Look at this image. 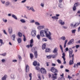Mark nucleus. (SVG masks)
<instances>
[{
    "label": "nucleus",
    "instance_id": "1",
    "mask_svg": "<svg viewBox=\"0 0 80 80\" xmlns=\"http://www.w3.org/2000/svg\"><path fill=\"white\" fill-rule=\"evenodd\" d=\"M48 31V29H45V30H41L40 31V35L41 37H45V35H44V33L45 35H46V37L48 38L49 40H52V37H51V35H52V33L50 31L48 32V33H47Z\"/></svg>",
    "mask_w": 80,
    "mask_h": 80
},
{
    "label": "nucleus",
    "instance_id": "2",
    "mask_svg": "<svg viewBox=\"0 0 80 80\" xmlns=\"http://www.w3.org/2000/svg\"><path fill=\"white\" fill-rule=\"evenodd\" d=\"M73 51L72 50L71 48L69 49V58H72V60H71L69 62V65H71L72 64H73V60H74V54H72Z\"/></svg>",
    "mask_w": 80,
    "mask_h": 80
},
{
    "label": "nucleus",
    "instance_id": "3",
    "mask_svg": "<svg viewBox=\"0 0 80 80\" xmlns=\"http://www.w3.org/2000/svg\"><path fill=\"white\" fill-rule=\"evenodd\" d=\"M51 71L53 73H57L58 72V70H57L54 67H52L51 68Z\"/></svg>",
    "mask_w": 80,
    "mask_h": 80
},
{
    "label": "nucleus",
    "instance_id": "4",
    "mask_svg": "<svg viewBox=\"0 0 80 80\" xmlns=\"http://www.w3.org/2000/svg\"><path fill=\"white\" fill-rule=\"evenodd\" d=\"M40 71L42 74H46L47 73V71L44 68H41V69Z\"/></svg>",
    "mask_w": 80,
    "mask_h": 80
},
{
    "label": "nucleus",
    "instance_id": "5",
    "mask_svg": "<svg viewBox=\"0 0 80 80\" xmlns=\"http://www.w3.org/2000/svg\"><path fill=\"white\" fill-rule=\"evenodd\" d=\"M78 5V3H75L73 6V7L72 8L73 10V11H75L76 9H77V7Z\"/></svg>",
    "mask_w": 80,
    "mask_h": 80
},
{
    "label": "nucleus",
    "instance_id": "6",
    "mask_svg": "<svg viewBox=\"0 0 80 80\" xmlns=\"http://www.w3.org/2000/svg\"><path fill=\"white\" fill-rule=\"evenodd\" d=\"M57 73H55L54 74H52V78L53 80H56V79L57 78Z\"/></svg>",
    "mask_w": 80,
    "mask_h": 80
},
{
    "label": "nucleus",
    "instance_id": "7",
    "mask_svg": "<svg viewBox=\"0 0 80 80\" xmlns=\"http://www.w3.org/2000/svg\"><path fill=\"white\" fill-rule=\"evenodd\" d=\"M31 34L32 37H35L36 35V31L35 30H33L31 32Z\"/></svg>",
    "mask_w": 80,
    "mask_h": 80
},
{
    "label": "nucleus",
    "instance_id": "8",
    "mask_svg": "<svg viewBox=\"0 0 80 80\" xmlns=\"http://www.w3.org/2000/svg\"><path fill=\"white\" fill-rule=\"evenodd\" d=\"M26 8L28 10H32V12H35V10H34L33 9V7H31L30 8V7L26 6Z\"/></svg>",
    "mask_w": 80,
    "mask_h": 80
},
{
    "label": "nucleus",
    "instance_id": "9",
    "mask_svg": "<svg viewBox=\"0 0 80 80\" xmlns=\"http://www.w3.org/2000/svg\"><path fill=\"white\" fill-rule=\"evenodd\" d=\"M8 31L9 33L11 34L13 32V29H12V27H10L8 28Z\"/></svg>",
    "mask_w": 80,
    "mask_h": 80
},
{
    "label": "nucleus",
    "instance_id": "10",
    "mask_svg": "<svg viewBox=\"0 0 80 80\" xmlns=\"http://www.w3.org/2000/svg\"><path fill=\"white\" fill-rule=\"evenodd\" d=\"M73 43H74V39H72L68 43V45H72Z\"/></svg>",
    "mask_w": 80,
    "mask_h": 80
},
{
    "label": "nucleus",
    "instance_id": "11",
    "mask_svg": "<svg viewBox=\"0 0 80 80\" xmlns=\"http://www.w3.org/2000/svg\"><path fill=\"white\" fill-rule=\"evenodd\" d=\"M44 28H45V26L43 25L40 26L38 27V29L40 30H42V29H43Z\"/></svg>",
    "mask_w": 80,
    "mask_h": 80
},
{
    "label": "nucleus",
    "instance_id": "12",
    "mask_svg": "<svg viewBox=\"0 0 80 80\" xmlns=\"http://www.w3.org/2000/svg\"><path fill=\"white\" fill-rule=\"evenodd\" d=\"M33 65L34 66H37V65L38 66H40V64L39 63H38V64L37 63V62L36 61H35L33 62Z\"/></svg>",
    "mask_w": 80,
    "mask_h": 80
},
{
    "label": "nucleus",
    "instance_id": "13",
    "mask_svg": "<svg viewBox=\"0 0 80 80\" xmlns=\"http://www.w3.org/2000/svg\"><path fill=\"white\" fill-rule=\"evenodd\" d=\"M10 5V2L9 1H7L5 3V6L6 7H8Z\"/></svg>",
    "mask_w": 80,
    "mask_h": 80
},
{
    "label": "nucleus",
    "instance_id": "14",
    "mask_svg": "<svg viewBox=\"0 0 80 80\" xmlns=\"http://www.w3.org/2000/svg\"><path fill=\"white\" fill-rule=\"evenodd\" d=\"M26 72H29V66L28 65H27L26 66Z\"/></svg>",
    "mask_w": 80,
    "mask_h": 80
},
{
    "label": "nucleus",
    "instance_id": "15",
    "mask_svg": "<svg viewBox=\"0 0 80 80\" xmlns=\"http://www.w3.org/2000/svg\"><path fill=\"white\" fill-rule=\"evenodd\" d=\"M52 52L54 53H56V55H57L58 54V52H57V48H54V50L52 51Z\"/></svg>",
    "mask_w": 80,
    "mask_h": 80
},
{
    "label": "nucleus",
    "instance_id": "16",
    "mask_svg": "<svg viewBox=\"0 0 80 80\" xmlns=\"http://www.w3.org/2000/svg\"><path fill=\"white\" fill-rule=\"evenodd\" d=\"M7 78V75H5L2 78V80H6Z\"/></svg>",
    "mask_w": 80,
    "mask_h": 80
},
{
    "label": "nucleus",
    "instance_id": "17",
    "mask_svg": "<svg viewBox=\"0 0 80 80\" xmlns=\"http://www.w3.org/2000/svg\"><path fill=\"white\" fill-rule=\"evenodd\" d=\"M15 34H13L12 35L11 38L13 41H15Z\"/></svg>",
    "mask_w": 80,
    "mask_h": 80
},
{
    "label": "nucleus",
    "instance_id": "18",
    "mask_svg": "<svg viewBox=\"0 0 80 80\" xmlns=\"http://www.w3.org/2000/svg\"><path fill=\"white\" fill-rule=\"evenodd\" d=\"M46 48V43H44L42 46V49L44 50Z\"/></svg>",
    "mask_w": 80,
    "mask_h": 80
},
{
    "label": "nucleus",
    "instance_id": "19",
    "mask_svg": "<svg viewBox=\"0 0 80 80\" xmlns=\"http://www.w3.org/2000/svg\"><path fill=\"white\" fill-rule=\"evenodd\" d=\"M12 18H14V19H15V20H17L18 19V18H17V16L14 14H12Z\"/></svg>",
    "mask_w": 80,
    "mask_h": 80
},
{
    "label": "nucleus",
    "instance_id": "20",
    "mask_svg": "<svg viewBox=\"0 0 80 80\" xmlns=\"http://www.w3.org/2000/svg\"><path fill=\"white\" fill-rule=\"evenodd\" d=\"M20 22L22 23H24L26 22V21H25L24 19H21L20 20Z\"/></svg>",
    "mask_w": 80,
    "mask_h": 80
},
{
    "label": "nucleus",
    "instance_id": "21",
    "mask_svg": "<svg viewBox=\"0 0 80 80\" xmlns=\"http://www.w3.org/2000/svg\"><path fill=\"white\" fill-rule=\"evenodd\" d=\"M52 19H54V20H58V18L56 16H52Z\"/></svg>",
    "mask_w": 80,
    "mask_h": 80
},
{
    "label": "nucleus",
    "instance_id": "22",
    "mask_svg": "<svg viewBox=\"0 0 80 80\" xmlns=\"http://www.w3.org/2000/svg\"><path fill=\"white\" fill-rule=\"evenodd\" d=\"M17 41L18 43H20L22 42V39L20 38H18L17 39Z\"/></svg>",
    "mask_w": 80,
    "mask_h": 80
},
{
    "label": "nucleus",
    "instance_id": "23",
    "mask_svg": "<svg viewBox=\"0 0 80 80\" xmlns=\"http://www.w3.org/2000/svg\"><path fill=\"white\" fill-rule=\"evenodd\" d=\"M34 56L35 58H37L38 57V54H37V51H35L34 52Z\"/></svg>",
    "mask_w": 80,
    "mask_h": 80
},
{
    "label": "nucleus",
    "instance_id": "24",
    "mask_svg": "<svg viewBox=\"0 0 80 80\" xmlns=\"http://www.w3.org/2000/svg\"><path fill=\"white\" fill-rule=\"evenodd\" d=\"M68 42V40H65L64 46V48H65V47H66V45H67V43Z\"/></svg>",
    "mask_w": 80,
    "mask_h": 80
},
{
    "label": "nucleus",
    "instance_id": "25",
    "mask_svg": "<svg viewBox=\"0 0 80 80\" xmlns=\"http://www.w3.org/2000/svg\"><path fill=\"white\" fill-rule=\"evenodd\" d=\"M36 49H37V48H34V47H32V51L33 52H37V51H36Z\"/></svg>",
    "mask_w": 80,
    "mask_h": 80
},
{
    "label": "nucleus",
    "instance_id": "26",
    "mask_svg": "<svg viewBox=\"0 0 80 80\" xmlns=\"http://www.w3.org/2000/svg\"><path fill=\"white\" fill-rule=\"evenodd\" d=\"M57 54H56L55 55H51V57H52L53 58H56L57 56Z\"/></svg>",
    "mask_w": 80,
    "mask_h": 80
},
{
    "label": "nucleus",
    "instance_id": "27",
    "mask_svg": "<svg viewBox=\"0 0 80 80\" xmlns=\"http://www.w3.org/2000/svg\"><path fill=\"white\" fill-rule=\"evenodd\" d=\"M18 35L19 37H22V34L20 32H18Z\"/></svg>",
    "mask_w": 80,
    "mask_h": 80
},
{
    "label": "nucleus",
    "instance_id": "28",
    "mask_svg": "<svg viewBox=\"0 0 80 80\" xmlns=\"http://www.w3.org/2000/svg\"><path fill=\"white\" fill-rule=\"evenodd\" d=\"M11 79H15V77L14 74H11Z\"/></svg>",
    "mask_w": 80,
    "mask_h": 80
},
{
    "label": "nucleus",
    "instance_id": "29",
    "mask_svg": "<svg viewBox=\"0 0 80 80\" xmlns=\"http://www.w3.org/2000/svg\"><path fill=\"white\" fill-rule=\"evenodd\" d=\"M6 55H7V53L6 52H5L2 54H0V55L2 56L3 57H5Z\"/></svg>",
    "mask_w": 80,
    "mask_h": 80
},
{
    "label": "nucleus",
    "instance_id": "30",
    "mask_svg": "<svg viewBox=\"0 0 80 80\" xmlns=\"http://www.w3.org/2000/svg\"><path fill=\"white\" fill-rule=\"evenodd\" d=\"M58 5L59 7V8H62V7H63V5L61 3H59Z\"/></svg>",
    "mask_w": 80,
    "mask_h": 80
},
{
    "label": "nucleus",
    "instance_id": "31",
    "mask_svg": "<svg viewBox=\"0 0 80 80\" xmlns=\"http://www.w3.org/2000/svg\"><path fill=\"white\" fill-rule=\"evenodd\" d=\"M0 43H1V44H0V46H1L2 45V44L3 45L4 44V43L3 42V41L2 40V39H0Z\"/></svg>",
    "mask_w": 80,
    "mask_h": 80
},
{
    "label": "nucleus",
    "instance_id": "32",
    "mask_svg": "<svg viewBox=\"0 0 80 80\" xmlns=\"http://www.w3.org/2000/svg\"><path fill=\"white\" fill-rule=\"evenodd\" d=\"M38 78H39V79H40V80H41V79H42V78L41 77V75L40 74H38Z\"/></svg>",
    "mask_w": 80,
    "mask_h": 80
},
{
    "label": "nucleus",
    "instance_id": "33",
    "mask_svg": "<svg viewBox=\"0 0 80 80\" xmlns=\"http://www.w3.org/2000/svg\"><path fill=\"white\" fill-rule=\"evenodd\" d=\"M37 38L38 39V40H40V34H38L36 36Z\"/></svg>",
    "mask_w": 80,
    "mask_h": 80
},
{
    "label": "nucleus",
    "instance_id": "34",
    "mask_svg": "<svg viewBox=\"0 0 80 80\" xmlns=\"http://www.w3.org/2000/svg\"><path fill=\"white\" fill-rule=\"evenodd\" d=\"M61 40H65V37L64 36H62L60 38Z\"/></svg>",
    "mask_w": 80,
    "mask_h": 80
},
{
    "label": "nucleus",
    "instance_id": "35",
    "mask_svg": "<svg viewBox=\"0 0 80 80\" xmlns=\"http://www.w3.org/2000/svg\"><path fill=\"white\" fill-rule=\"evenodd\" d=\"M42 42H47L48 40L47 38H42Z\"/></svg>",
    "mask_w": 80,
    "mask_h": 80
},
{
    "label": "nucleus",
    "instance_id": "36",
    "mask_svg": "<svg viewBox=\"0 0 80 80\" xmlns=\"http://www.w3.org/2000/svg\"><path fill=\"white\" fill-rule=\"evenodd\" d=\"M47 57L48 59H50L51 58H52V56L51 55H50L48 56H47Z\"/></svg>",
    "mask_w": 80,
    "mask_h": 80
},
{
    "label": "nucleus",
    "instance_id": "37",
    "mask_svg": "<svg viewBox=\"0 0 80 80\" xmlns=\"http://www.w3.org/2000/svg\"><path fill=\"white\" fill-rule=\"evenodd\" d=\"M30 57L31 59H32L33 58V55L32 53H30Z\"/></svg>",
    "mask_w": 80,
    "mask_h": 80
},
{
    "label": "nucleus",
    "instance_id": "38",
    "mask_svg": "<svg viewBox=\"0 0 80 80\" xmlns=\"http://www.w3.org/2000/svg\"><path fill=\"white\" fill-rule=\"evenodd\" d=\"M1 2L2 3V4H5V1H4V0H1Z\"/></svg>",
    "mask_w": 80,
    "mask_h": 80
},
{
    "label": "nucleus",
    "instance_id": "39",
    "mask_svg": "<svg viewBox=\"0 0 80 80\" xmlns=\"http://www.w3.org/2000/svg\"><path fill=\"white\" fill-rule=\"evenodd\" d=\"M23 40L24 42H25L26 41V38L25 37V35H23Z\"/></svg>",
    "mask_w": 80,
    "mask_h": 80
},
{
    "label": "nucleus",
    "instance_id": "40",
    "mask_svg": "<svg viewBox=\"0 0 80 80\" xmlns=\"http://www.w3.org/2000/svg\"><path fill=\"white\" fill-rule=\"evenodd\" d=\"M50 52V48H48L46 49L45 52Z\"/></svg>",
    "mask_w": 80,
    "mask_h": 80
},
{
    "label": "nucleus",
    "instance_id": "41",
    "mask_svg": "<svg viewBox=\"0 0 80 80\" xmlns=\"http://www.w3.org/2000/svg\"><path fill=\"white\" fill-rule=\"evenodd\" d=\"M35 24L36 25H40V24L39 23V22H35Z\"/></svg>",
    "mask_w": 80,
    "mask_h": 80
},
{
    "label": "nucleus",
    "instance_id": "42",
    "mask_svg": "<svg viewBox=\"0 0 80 80\" xmlns=\"http://www.w3.org/2000/svg\"><path fill=\"white\" fill-rule=\"evenodd\" d=\"M44 3H41V4H40V6H42V8H43V7H44Z\"/></svg>",
    "mask_w": 80,
    "mask_h": 80
},
{
    "label": "nucleus",
    "instance_id": "43",
    "mask_svg": "<svg viewBox=\"0 0 80 80\" xmlns=\"http://www.w3.org/2000/svg\"><path fill=\"white\" fill-rule=\"evenodd\" d=\"M29 76L30 77V80H32V73H30L29 74Z\"/></svg>",
    "mask_w": 80,
    "mask_h": 80
},
{
    "label": "nucleus",
    "instance_id": "44",
    "mask_svg": "<svg viewBox=\"0 0 80 80\" xmlns=\"http://www.w3.org/2000/svg\"><path fill=\"white\" fill-rule=\"evenodd\" d=\"M75 32H76V30H75V29L72 30V33H75Z\"/></svg>",
    "mask_w": 80,
    "mask_h": 80
},
{
    "label": "nucleus",
    "instance_id": "45",
    "mask_svg": "<svg viewBox=\"0 0 80 80\" xmlns=\"http://www.w3.org/2000/svg\"><path fill=\"white\" fill-rule=\"evenodd\" d=\"M70 48L71 49V50H72V48H69V49H68V48H66V51H67V52L68 51V52L69 53V49H70Z\"/></svg>",
    "mask_w": 80,
    "mask_h": 80
},
{
    "label": "nucleus",
    "instance_id": "46",
    "mask_svg": "<svg viewBox=\"0 0 80 80\" xmlns=\"http://www.w3.org/2000/svg\"><path fill=\"white\" fill-rule=\"evenodd\" d=\"M2 20L3 22H4L5 23H6V22H7V19L4 20V19H2Z\"/></svg>",
    "mask_w": 80,
    "mask_h": 80
},
{
    "label": "nucleus",
    "instance_id": "47",
    "mask_svg": "<svg viewBox=\"0 0 80 80\" xmlns=\"http://www.w3.org/2000/svg\"><path fill=\"white\" fill-rule=\"evenodd\" d=\"M80 65V62H78L76 64V66H77V67H78V66H79Z\"/></svg>",
    "mask_w": 80,
    "mask_h": 80
},
{
    "label": "nucleus",
    "instance_id": "48",
    "mask_svg": "<svg viewBox=\"0 0 80 80\" xmlns=\"http://www.w3.org/2000/svg\"><path fill=\"white\" fill-rule=\"evenodd\" d=\"M57 62L58 63H61V61H60V60L59 59H58L57 60Z\"/></svg>",
    "mask_w": 80,
    "mask_h": 80
},
{
    "label": "nucleus",
    "instance_id": "49",
    "mask_svg": "<svg viewBox=\"0 0 80 80\" xmlns=\"http://www.w3.org/2000/svg\"><path fill=\"white\" fill-rule=\"evenodd\" d=\"M62 28H64V29H67L68 28V27H66L65 26H62Z\"/></svg>",
    "mask_w": 80,
    "mask_h": 80
},
{
    "label": "nucleus",
    "instance_id": "50",
    "mask_svg": "<svg viewBox=\"0 0 80 80\" xmlns=\"http://www.w3.org/2000/svg\"><path fill=\"white\" fill-rule=\"evenodd\" d=\"M3 32L5 35H7V33L6 32V31H5V30H3Z\"/></svg>",
    "mask_w": 80,
    "mask_h": 80
},
{
    "label": "nucleus",
    "instance_id": "51",
    "mask_svg": "<svg viewBox=\"0 0 80 80\" xmlns=\"http://www.w3.org/2000/svg\"><path fill=\"white\" fill-rule=\"evenodd\" d=\"M18 57L19 58V60H22V57H21V56H20L18 55Z\"/></svg>",
    "mask_w": 80,
    "mask_h": 80
},
{
    "label": "nucleus",
    "instance_id": "52",
    "mask_svg": "<svg viewBox=\"0 0 80 80\" xmlns=\"http://www.w3.org/2000/svg\"><path fill=\"white\" fill-rule=\"evenodd\" d=\"M33 39H32L30 40V43L31 44H32V43H33Z\"/></svg>",
    "mask_w": 80,
    "mask_h": 80
},
{
    "label": "nucleus",
    "instance_id": "53",
    "mask_svg": "<svg viewBox=\"0 0 80 80\" xmlns=\"http://www.w3.org/2000/svg\"><path fill=\"white\" fill-rule=\"evenodd\" d=\"M36 69L37 70H40V68L38 67H36Z\"/></svg>",
    "mask_w": 80,
    "mask_h": 80
},
{
    "label": "nucleus",
    "instance_id": "54",
    "mask_svg": "<svg viewBox=\"0 0 80 80\" xmlns=\"http://www.w3.org/2000/svg\"><path fill=\"white\" fill-rule=\"evenodd\" d=\"M35 21L34 20H32L30 21V23H34Z\"/></svg>",
    "mask_w": 80,
    "mask_h": 80
},
{
    "label": "nucleus",
    "instance_id": "55",
    "mask_svg": "<svg viewBox=\"0 0 80 80\" xmlns=\"http://www.w3.org/2000/svg\"><path fill=\"white\" fill-rule=\"evenodd\" d=\"M1 61L2 63H4L5 62V59H2L1 60Z\"/></svg>",
    "mask_w": 80,
    "mask_h": 80
},
{
    "label": "nucleus",
    "instance_id": "56",
    "mask_svg": "<svg viewBox=\"0 0 80 80\" xmlns=\"http://www.w3.org/2000/svg\"><path fill=\"white\" fill-rule=\"evenodd\" d=\"M61 25H63L65 24V22H62L61 23Z\"/></svg>",
    "mask_w": 80,
    "mask_h": 80
},
{
    "label": "nucleus",
    "instance_id": "57",
    "mask_svg": "<svg viewBox=\"0 0 80 80\" xmlns=\"http://www.w3.org/2000/svg\"><path fill=\"white\" fill-rule=\"evenodd\" d=\"M75 47H76V48H79V47H80V45H76Z\"/></svg>",
    "mask_w": 80,
    "mask_h": 80
},
{
    "label": "nucleus",
    "instance_id": "58",
    "mask_svg": "<svg viewBox=\"0 0 80 80\" xmlns=\"http://www.w3.org/2000/svg\"><path fill=\"white\" fill-rule=\"evenodd\" d=\"M62 22H63L62 20H60L59 21V23H60V24H61V23Z\"/></svg>",
    "mask_w": 80,
    "mask_h": 80
},
{
    "label": "nucleus",
    "instance_id": "59",
    "mask_svg": "<svg viewBox=\"0 0 80 80\" xmlns=\"http://www.w3.org/2000/svg\"><path fill=\"white\" fill-rule=\"evenodd\" d=\"M68 78H69V79H70L71 78H72V77L70 76L69 75H68Z\"/></svg>",
    "mask_w": 80,
    "mask_h": 80
},
{
    "label": "nucleus",
    "instance_id": "60",
    "mask_svg": "<svg viewBox=\"0 0 80 80\" xmlns=\"http://www.w3.org/2000/svg\"><path fill=\"white\" fill-rule=\"evenodd\" d=\"M60 47L61 50H63V48H62V45H60Z\"/></svg>",
    "mask_w": 80,
    "mask_h": 80
},
{
    "label": "nucleus",
    "instance_id": "61",
    "mask_svg": "<svg viewBox=\"0 0 80 80\" xmlns=\"http://www.w3.org/2000/svg\"><path fill=\"white\" fill-rule=\"evenodd\" d=\"M26 1L27 0H24L21 2V3H25V2H26Z\"/></svg>",
    "mask_w": 80,
    "mask_h": 80
},
{
    "label": "nucleus",
    "instance_id": "62",
    "mask_svg": "<svg viewBox=\"0 0 80 80\" xmlns=\"http://www.w3.org/2000/svg\"><path fill=\"white\" fill-rule=\"evenodd\" d=\"M17 60H12V62H17Z\"/></svg>",
    "mask_w": 80,
    "mask_h": 80
},
{
    "label": "nucleus",
    "instance_id": "63",
    "mask_svg": "<svg viewBox=\"0 0 80 80\" xmlns=\"http://www.w3.org/2000/svg\"><path fill=\"white\" fill-rule=\"evenodd\" d=\"M62 1H63V0H59L58 2L59 3H62Z\"/></svg>",
    "mask_w": 80,
    "mask_h": 80
},
{
    "label": "nucleus",
    "instance_id": "64",
    "mask_svg": "<svg viewBox=\"0 0 80 80\" xmlns=\"http://www.w3.org/2000/svg\"><path fill=\"white\" fill-rule=\"evenodd\" d=\"M65 71L66 72H69V70L66 69L65 70Z\"/></svg>",
    "mask_w": 80,
    "mask_h": 80
}]
</instances>
